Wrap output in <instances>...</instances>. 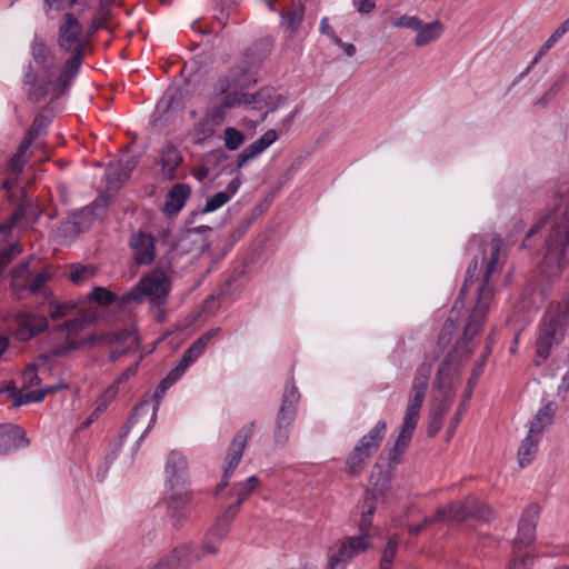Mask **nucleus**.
<instances>
[{"label": "nucleus", "mask_w": 569, "mask_h": 569, "mask_svg": "<svg viewBox=\"0 0 569 569\" xmlns=\"http://www.w3.org/2000/svg\"><path fill=\"white\" fill-rule=\"evenodd\" d=\"M545 227H548V232L545 237V254L540 268L547 277H555L563 270L566 253L569 249L568 184H561L558 188L553 197V208L530 227L521 246L530 248V238Z\"/></svg>", "instance_id": "nucleus-1"}, {"label": "nucleus", "mask_w": 569, "mask_h": 569, "mask_svg": "<svg viewBox=\"0 0 569 569\" xmlns=\"http://www.w3.org/2000/svg\"><path fill=\"white\" fill-rule=\"evenodd\" d=\"M502 244L503 240L497 234L473 237L469 241V249L477 246L481 251V266L483 268V272L478 286L477 302L469 313L468 320L463 327V341H470L482 330L489 305L493 299L491 280L495 276L500 273L506 261L505 256L501 253Z\"/></svg>", "instance_id": "nucleus-2"}, {"label": "nucleus", "mask_w": 569, "mask_h": 569, "mask_svg": "<svg viewBox=\"0 0 569 569\" xmlns=\"http://www.w3.org/2000/svg\"><path fill=\"white\" fill-rule=\"evenodd\" d=\"M87 42L79 19L71 12L64 13L59 26L57 43L62 51L70 53V57L62 64L56 79L54 90L57 96H62L69 90L82 64Z\"/></svg>", "instance_id": "nucleus-3"}, {"label": "nucleus", "mask_w": 569, "mask_h": 569, "mask_svg": "<svg viewBox=\"0 0 569 569\" xmlns=\"http://www.w3.org/2000/svg\"><path fill=\"white\" fill-rule=\"evenodd\" d=\"M569 330V291L561 300L551 301L540 320L536 337L535 365L541 366Z\"/></svg>", "instance_id": "nucleus-4"}, {"label": "nucleus", "mask_w": 569, "mask_h": 569, "mask_svg": "<svg viewBox=\"0 0 569 569\" xmlns=\"http://www.w3.org/2000/svg\"><path fill=\"white\" fill-rule=\"evenodd\" d=\"M455 399V391L449 380V361L445 359L437 372L433 386V397L430 403L429 423L427 433L435 437L442 428L443 418L450 410Z\"/></svg>", "instance_id": "nucleus-5"}, {"label": "nucleus", "mask_w": 569, "mask_h": 569, "mask_svg": "<svg viewBox=\"0 0 569 569\" xmlns=\"http://www.w3.org/2000/svg\"><path fill=\"white\" fill-rule=\"evenodd\" d=\"M258 67L259 59L256 57L254 49L250 48L224 76L219 78L214 84V92L226 94L231 91H244L257 83Z\"/></svg>", "instance_id": "nucleus-6"}, {"label": "nucleus", "mask_w": 569, "mask_h": 569, "mask_svg": "<svg viewBox=\"0 0 569 569\" xmlns=\"http://www.w3.org/2000/svg\"><path fill=\"white\" fill-rule=\"evenodd\" d=\"M170 292V281L164 272H153L126 292L119 299V307L126 308L131 303H141L148 298L152 305L164 306Z\"/></svg>", "instance_id": "nucleus-7"}, {"label": "nucleus", "mask_w": 569, "mask_h": 569, "mask_svg": "<svg viewBox=\"0 0 569 569\" xmlns=\"http://www.w3.org/2000/svg\"><path fill=\"white\" fill-rule=\"evenodd\" d=\"M386 430L387 422L380 420L358 441L346 459L345 471L349 476H358L363 471L371 455L379 449L386 436Z\"/></svg>", "instance_id": "nucleus-8"}, {"label": "nucleus", "mask_w": 569, "mask_h": 569, "mask_svg": "<svg viewBox=\"0 0 569 569\" xmlns=\"http://www.w3.org/2000/svg\"><path fill=\"white\" fill-rule=\"evenodd\" d=\"M49 280H51V274L47 269L33 274L29 261H23L11 270V287L19 299L24 298L27 293L51 295L47 287Z\"/></svg>", "instance_id": "nucleus-9"}, {"label": "nucleus", "mask_w": 569, "mask_h": 569, "mask_svg": "<svg viewBox=\"0 0 569 569\" xmlns=\"http://www.w3.org/2000/svg\"><path fill=\"white\" fill-rule=\"evenodd\" d=\"M300 400V393L293 380L286 385L282 396V402L277 416L274 441L277 445L284 446L289 439V430L296 418V406Z\"/></svg>", "instance_id": "nucleus-10"}, {"label": "nucleus", "mask_w": 569, "mask_h": 569, "mask_svg": "<svg viewBox=\"0 0 569 569\" xmlns=\"http://www.w3.org/2000/svg\"><path fill=\"white\" fill-rule=\"evenodd\" d=\"M237 515L238 512H236L234 508H229L228 506L223 508L203 537L201 543L202 555L213 556L219 552L220 546L227 539Z\"/></svg>", "instance_id": "nucleus-11"}, {"label": "nucleus", "mask_w": 569, "mask_h": 569, "mask_svg": "<svg viewBox=\"0 0 569 569\" xmlns=\"http://www.w3.org/2000/svg\"><path fill=\"white\" fill-rule=\"evenodd\" d=\"M253 429L254 422L252 421L249 425H246L243 428H241L233 437L226 457L227 466L223 470L222 479L216 489L217 493L221 492L228 486V480L237 469L242 458L247 442L253 435Z\"/></svg>", "instance_id": "nucleus-12"}, {"label": "nucleus", "mask_w": 569, "mask_h": 569, "mask_svg": "<svg viewBox=\"0 0 569 569\" xmlns=\"http://www.w3.org/2000/svg\"><path fill=\"white\" fill-rule=\"evenodd\" d=\"M180 486H170L167 497L168 517L174 528H182L189 519L188 506L193 501V493Z\"/></svg>", "instance_id": "nucleus-13"}, {"label": "nucleus", "mask_w": 569, "mask_h": 569, "mask_svg": "<svg viewBox=\"0 0 569 569\" xmlns=\"http://www.w3.org/2000/svg\"><path fill=\"white\" fill-rule=\"evenodd\" d=\"M431 373V365L422 363L417 371L413 379L412 387L410 390L408 407L406 410L407 417H411L419 420V412L423 405L426 391Z\"/></svg>", "instance_id": "nucleus-14"}, {"label": "nucleus", "mask_w": 569, "mask_h": 569, "mask_svg": "<svg viewBox=\"0 0 569 569\" xmlns=\"http://www.w3.org/2000/svg\"><path fill=\"white\" fill-rule=\"evenodd\" d=\"M540 508L538 505H529L520 520L518 527V536L515 540V553L521 552V548L533 542L536 537V526L539 517Z\"/></svg>", "instance_id": "nucleus-15"}, {"label": "nucleus", "mask_w": 569, "mask_h": 569, "mask_svg": "<svg viewBox=\"0 0 569 569\" xmlns=\"http://www.w3.org/2000/svg\"><path fill=\"white\" fill-rule=\"evenodd\" d=\"M129 247L137 264L148 266L154 261L156 239L152 234L141 230L133 232L129 238Z\"/></svg>", "instance_id": "nucleus-16"}, {"label": "nucleus", "mask_w": 569, "mask_h": 569, "mask_svg": "<svg viewBox=\"0 0 569 569\" xmlns=\"http://www.w3.org/2000/svg\"><path fill=\"white\" fill-rule=\"evenodd\" d=\"M138 163V157L130 154H123L119 160L110 162L106 170V180L109 188L118 190L130 178Z\"/></svg>", "instance_id": "nucleus-17"}, {"label": "nucleus", "mask_w": 569, "mask_h": 569, "mask_svg": "<svg viewBox=\"0 0 569 569\" xmlns=\"http://www.w3.org/2000/svg\"><path fill=\"white\" fill-rule=\"evenodd\" d=\"M121 337H123V333H113V332H106L101 335H90L86 337L82 340L73 341L70 343H63L61 346H58L53 348L49 353L41 355L40 358L44 360H49L54 357H62L68 355L69 352L83 348L86 346H96V345H106L109 342V340H119Z\"/></svg>", "instance_id": "nucleus-18"}, {"label": "nucleus", "mask_w": 569, "mask_h": 569, "mask_svg": "<svg viewBox=\"0 0 569 569\" xmlns=\"http://www.w3.org/2000/svg\"><path fill=\"white\" fill-rule=\"evenodd\" d=\"M207 555H202V549L194 551L190 545L183 543L160 560L166 569H189L194 561H200Z\"/></svg>", "instance_id": "nucleus-19"}, {"label": "nucleus", "mask_w": 569, "mask_h": 569, "mask_svg": "<svg viewBox=\"0 0 569 569\" xmlns=\"http://www.w3.org/2000/svg\"><path fill=\"white\" fill-rule=\"evenodd\" d=\"M30 443L26 430L14 423L0 425V455H8Z\"/></svg>", "instance_id": "nucleus-20"}, {"label": "nucleus", "mask_w": 569, "mask_h": 569, "mask_svg": "<svg viewBox=\"0 0 569 569\" xmlns=\"http://www.w3.org/2000/svg\"><path fill=\"white\" fill-rule=\"evenodd\" d=\"M478 269H479V259L478 257H473L471 262L469 263L466 272L465 282L459 291V295L450 310V315L443 325L445 330H453L456 325L455 321L459 316V310L463 307V299L467 296L470 286L473 284L475 280L478 279Z\"/></svg>", "instance_id": "nucleus-21"}, {"label": "nucleus", "mask_w": 569, "mask_h": 569, "mask_svg": "<svg viewBox=\"0 0 569 569\" xmlns=\"http://www.w3.org/2000/svg\"><path fill=\"white\" fill-rule=\"evenodd\" d=\"M113 333H123L119 340H109L107 346L110 347L109 359L116 362L119 358L129 352H136L140 347L138 333L133 327L113 331Z\"/></svg>", "instance_id": "nucleus-22"}, {"label": "nucleus", "mask_w": 569, "mask_h": 569, "mask_svg": "<svg viewBox=\"0 0 569 569\" xmlns=\"http://www.w3.org/2000/svg\"><path fill=\"white\" fill-rule=\"evenodd\" d=\"M17 321V338L21 341H28L48 328L47 317L32 312L19 313Z\"/></svg>", "instance_id": "nucleus-23"}, {"label": "nucleus", "mask_w": 569, "mask_h": 569, "mask_svg": "<svg viewBox=\"0 0 569 569\" xmlns=\"http://www.w3.org/2000/svg\"><path fill=\"white\" fill-rule=\"evenodd\" d=\"M183 158L180 151L171 143L166 144L160 152L161 176L166 180L179 179L182 173L180 167Z\"/></svg>", "instance_id": "nucleus-24"}, {"label": "nucleus", "mask_w": 569, "mask_h": 569, "mask_svg": "<svg viewBox=\"0 0 569 569\" xmlns=\"http://www.w3.org/2000/svg\"><path fill=\"white\" fill-rule=\"evenodd\" d=\"M31 53L34 62L39 66L47 78H51L52 71L58 64V59L39 36L33 38Z\"/></svg>", "instance_id": "nucleus-25"}, {"label": "nucleus", "mask_w": 569, "mask_h": 569, "mask_svg": "<svg viewBox=\"0 0 569 569\" xmlns=\"http://www.w3.org/2000/svg\"><path fill=\"white\" fill-rule=\"evenodd\" d=\"M417 423L418 419L405 416L396 442L393 447L389 450L388 459L390 463H399L401 455L405 452L406 448L411 441Z\"/></svg>", "instance_id": "nucleus-26"}, {"label": "nucleus", "mask_w": 569, "mask_h": 569, "mask_svg": "<svg viewBox=\"0 0 569 569\" xmlns=\"http://www.w3.org/2000/svg\"><path fill=\"white\" fill-rule=\"evenodd\" d=\"M239 100V107H251L253 109H262L272 102L274 89L264 87L254 93H247L244 91H233Z\"/></svg>", "instance_id": "nucleus-27"}, {"label": "nucleus", "mask_w": 569, "mask_h": 569, "mask_svg": "<svg viewBox=\"0 0 569 569\" xmlns=\"http://www.w3.org/2000/svg\"><path fill=\"white\" fill-rule=\"evenodd\" d=\"M191 188L184 183H177L169 191L163 204V211L168 214H177L190 197Z\"/></svg>", "instance_id": "nucleus-28"}, {"label": "nucleus", "mask_w": 569, "mask_h": 569, "mask_svg": "<svg viewBox=\"0 0 569 569\" xmlns=\"http://www.w3.org/2000/svg\"><path fill=\"white\" fill-rule=\"evenodd\" d=\"M186 459L178 452L172 451L167 460V475L170 486H180L186 483Z\"/></svg>", "instance_id": "nucleus-29"}, {"label": "nucleus", "mask_w": 569, "mask_h": 569, "mask_svg": "<svg viewBox=\"0 0 569 569\" xmlns=\"http://www.w3.org/2000/svg\"><path fill=\"white\" fill-rule=\"evenodd\" d=\"M260 480L256 476L249 477L244 482L236 485L229 492L230 497H234V501L228 505L229 508H234L239 513L240 507L246 501L252 491L259 486Z\"/></svg>", "instance_id": "nucleus-30"}, {"label": "nucleus", "mask_w": 569, "mask_h": 569, "mask_svg": "<svg viewBox=\"0 0 569 569\" xmlns=\"http://www.w3.org/2000/svg\"><path fill=\"white\" fill-rule=\"evenodd\" d=\"M477 503V498L467 497L463 500H457L448 503L446 507H439L438 509L446 510V520L449 521H463L469 518V506Z\"/></svg>", "instance_id": "nucleus-31"}, {"label": "nucleus", "mask_w": 569, "mask_h": 569, "mask_svg": "<svg viewBox=\"0 0 569 569\" xmlns=\"http://www.w3.org/2000/svg\"><path fill=\"white\" fill-rule=\"evenodd\" d=\"M558 409V406L553 401L547 402L535 416L530 423L529 430L532 433H538L542 436L545 428L552 423L555 413Z\"/></svg>", "instance_id": "nucleus-32"}, {"label": "nucleus", "mask_w": 569, "mask_h": 569, "mask_svg": "<svg viewBox=\"0 0 569 569\" xmlns=\"http://www.w3.org/2000/svg\"><path fill=\"white\" fill-rule=\"evenodd\" d=\"M370 481L372 485L371 497L369 499H377V496H383L390 488L391 471L382 470L379 463L373 466Z\"/></svg>", "instance_id": "nucleus-33"}, {"label": "nucleus", "mask_w": 569, "mask_h": 569, "mask_svg": "<svg viewBox=\"0 0 569 569\" xmlns=\"http://www.w3.org/2000/svg\"><path fill=\"white\" fill-rule=\"evenodd\" d=\"M540 439V435L532 433L530 430L528 431L527 437L522 440L518 450V462L520 467H526L531 463L538 451Z\"/></svg>", "instance_id": "nucleus-34"}, {"label": "nucleus", "mask_w": 569, "mask_h": 569, "mask_svg": "<svg viewBox=\"0 0 569 569\" xmlns=\"http://www.w3.org/2000/svg\"><path fill=\"white\" fill-rule=\"evenodd\" d=\"M417 31L418 33L415 39V44L417 47H423L440 38L443 32V26L440 21H433L430 23L421 22V27L418 28Z\"/></svg>", "instance_id": "nucleus-35"}, {"label": "nucleus", "mask_w": 569, "mask_h": 569, "mask_svg": "<svg viewBox=\"0 0 569 569\" xmlns=\"http://www.w3.org/2000/svg\"><path fill=\"white\" fill-rule=\"evenodd\" d=\"M370 547L369 538L366 535L348 538L339 547L340 553L349 560L366 551Z\"/></svg>", "instance_id": "nucleus-36"}, {"label": "nucleus", "mask_w": 569, "mask_h": 569, "mask_svg": "<svg viewBox=\"0 0 569 569\" xmlns=\"http://www.w3.org/2000/svg\"><path fill=\"white\" fill-rule=\"evenodd\" d=\"M92 321V318L89 316H80L73 319L67 320L60 327L59 330L66 331V343H70L77 340V336L81 332L84 327Z\"/></svg>", "instance_id": "nucleus-37"}, {"label": "nucleus", "mask_w": 569, "mask_h": 569, "mask_svg": "<svg viewBox=\"0 0 569 569\" xmlns=\"http://www.w3.org/2000/svg\"><path fill=\"white\" fill-rule=\"evenodd\" d=\"M51 123L50 117L40 113L38 114L28 131L26 132V136L21 140L22 142H27L28 146H31L33 141L48 128V126Z\"/></svg>", "instance_id": "nucleus-38"}, {"label": "nucleus", "mask_w": 569, "mask_h": 569, "mask_svg": "<svg viewBox=\"0 0 569 569\" xmlns=\"http://www.w3.org/2000/svg\"><path fill=\"white\" fill-rule=\"evenodd\" d=\"M206 345L202 340L197 339L191 343V346L184 351L182 358L180 359L178 366L186 371L191 363H193L204 351Z\"/></svg>", "instance_id": "nucleus-39"}, {"label": "nucleus", "mask_w": 569, "mask_h": 569, "mask_svg": "<svg viewBox=\"0 0 569 569\" xmlns=\"http://www.w3.org/2000/svg\"><path fill=\"white\" fill-rule=\"evenodd\" d=\"M30 146L27 142H20L16 153L11 157L8 162V170L14 174H19L23 171V168L28 161L27 152Z\"/></svg>", "instance_id": "nucleus-40"}, {"label": "nucleus", "mask_w": 569, "mask_h": 569, "mask_svg": "<svg viewBox=\"0 0 569 569\" xmlns=\"http://www.w3.org/2000/svg\"><path fill=\"white\" fill-rule=\"evenodd\" d=\"M54 82L56 80L52 81L49 77L46 81H39L38 83L30 86L27 92L28 100L32 102H39L40 100H42L48 94L49 86H52L54 98H59L60 96H57V92L54 90Z\"/></svg>", "instance_id": "nucleus-41"}, {"label": "nucleus", "mask_w": 569, "mask_h": 569, "mask_svg": "<svg viewBox=\"0 0 569 569\" xmlns=\"http://www.w3.org/2000/svg\"><path fill=\"white\" fill-rule=\"evenodd\" d=\"M239 107V100L236 97L234 92L231 91L230 93H226L221 102L216 106L209 113V117L212 120H222L226 116L227 109L238 108Z\"/></svg>", "instance_id": "nucleus-42"}, {"label": "nucleus", "mask_w": 569, "mask_h": 569, "mask_svg": "<svg viewBox=\"0 0 569 569\" xmlns=\"http://www.w3.org/2000/svg\"><path fill=\"white\" fill-rule=\"evenodd\" d=\"M303 12H305V9H303L302 4L299 2L296 7L288 10L286 13L281 14V17H282L281 24L284 28L290 29L291 31H296L297 28L299 27L300 22L302 21Z\"/></svg>", "instance_id": "nucleus-43"}, {"label": "nucleus", "mask_w": 569, "mask_h": 569, "mask_svg": "<svg viewBox=\"0 0 569 569\" xmlns=\"http://www.w3.org/2000/svg\"><path fill=\"white\" fill-rule=\"evenodd\" d=\"M365 508H366V510L362 511V515H361V518L359 521V530H360V535H366L367 538H369V529L371 527L372 516L376 510V503H375L373 499H369V497H367L365 499Z\"/></svg>", "instance_id": "nucleus-44"}, {"label": "nucleus", "mask_w": 569, "mask_h": 569, "mask_svg": "<svg viewBox=\"0 0 569 569\" xmlns=\"http://www.w3.org/2000/svg\"><path fill=\"white\" fill-rule=\"evenodd\" d=\"M78 305L74 301L54 302L49 303V315L52 320H58L69 316L76 310Z\"/></svg>", "instance_id": "nucleus-45"}, {"label": "nucleus", "mask_w": 569, "mask_h": 569, "mask_svg": "<svg viewBox=\"0 0 569 569\" xmlns=\"http://www.w3.org/2000/svg\"><path fill=\"white\" fill-rule=\"evenodd\" d=\"M89 299L103 307L111 306L118 301L117 295L104 287H96L90 292Z\"/></svg>", "instance_id": "nucleus-46"}, {"label": "nucleus", "mask_w": 569, "mask_h": 569, "mask_svg": "<svg viewBox=\"0 0 569 569\" xmlns=\"http://www.w3.org/2000/svg\"><path fill=\"white\" fill-rule=\"evenodd\" d=\"M264 149L261 147L259 140H256L248 147H246L239 154H238V163L237 169H240L247 164L250 160L258 157L260 153H262Z\"/></svg>", "instance_id": "nucleus-47"}, {"label": "nucleus", "mask_w": 569, "mask_h": 569, "mask_svg": "<svg viewBox=\"0 0 569 569\" xmlns=\"http://www.w3.org/2000/svg\"><path fill=\"white\" fill-rule=\"evenodd\" d=\"M149 411V403L141 402L139 406L134 408L133 413L129 417L127 423L123 426L120 438H126L130 431V429L138 423L141 417H147Z\"/></svg>", "instance_id": "nucleus-48"}, {"label": "nucleus", "mask_w": 569, "mask_h": 569, "mask_svg": "<svg viewBox=\"0 0 569 569\" xmlns=\"http://www.w3.org/2000/svg\"><path fill=\"white\" fill-rule=\"evenodd\" d=\"M243 141V133L236 128L228 127L224 129V146L227 149L234 151L242 146Z\"/></svg>", "instance_id": "nucleus-49"}, {"label": "nucleus", "mask_w": 569, "mask_h": 569, "mask_svg": "<svg viewBox=\"0 0 569 569\" xmlns=\"http://www.w3.org/2000/svg\"><path fill=\"white\" fill-rule=\"evenodd\" d=\"M469 518H475L481 521H490L493 518V512L490 507L478 499L476 505L469 506Z\"/></svg>", "instance_id": "nucleus-50"}, {"label": "nucleus", "mask_w": 569, "mask_h": 569, "mask_svg": "<svg viewBox=\"0 0 569 569\" xmlns=\"http://www.w3.org/2000/svg\"><path fill=\"white\" fill-rule=\"evenodd\" d=\"M445 519H446V510L437 509L432 517H426L421 523L411 526L409 528V533L416 536L419 532H421L423 529L429 527L430 525H432L435 522L445 521Z\"/></svg>", "instance_id": "nucleus-51"}, {"label": "nucleus", "mask_w": 569, "mask_h": 569, "mask_svg": "<svg viewBox=\"0 0 569 569\" xmlns=\"http://www.w3.org/2000/svg\"><path fill=\"white\" fill-rule=\"evenodd\" d=\"M142 359V356L139 357V359L131 363L119 377L118 379L108 388L107 392H110L112 395H114L118 390V387L129 380L131 377L136 376V373L138 372V368H139V365H140V361Z\"/></svg>", "instance_id": "nucleus-52"}, {"label": "nucleus", "mask_w": 569, "mask_h": 569, "mask_svg": "<svg viewBox=\"0 0 569 569\" xmlns=\"http://www.w3.org/2000/svg\"><path fill=\"white\" fill-rule=\"evenodd\" d=\"M229 200H230L229 193L219 191L207 200L201 212L209 213V212L216 211L219 208H221L222 206H224Z\"/></svg>", "instance_id": "nucleus-53"}, {"label": "nucleus", "mask_w": 569, "mask_h": 569, "mask_svg": "<svg viewBox=\"0 0 569 569\" xmlns=\"http://www.w3.org/2000/svg\"><path fill=\"white\" fill-rule=\"evenodd\" d=\"M29 209H32L31 204L21 203L18 206L11 216L10 223L0 224V231L3 233L9 232L14 223L27 217Z\"/></svg>", "instance_id": "nucleus-54"}, {"label": "nucleus", "mask_w": 569, "mask_h": 569, "mask_svg": "<svg viewBox=\"0 0 569 569\" xmlns=\"http://www.w3.org/2000/svg\"><path fill=\"white\" fill-rule=\"evenodd\" d=\"M93 274H94L93 269H91L90 267L81 266V267L74 268L70 272L69 279L72 281V283L80 284V283L89 280Z\"/></svg>", "instance_id": "nucleus-55"}, {"label": "nucleus", "mask_w": 569, "mask_h": 569, "mask_svg": "<svg viewBox=\"0 0 569 569\" xmlns=\"http://www.w3.org/2000/svg\"><path fill=\"white\" fill-rule=\"evenodd\" d=\"M557 41L550 36V38L545 42V44L540 48V50L538 51L537 56L535 57V59L531 61L530 66L523 71L521 72L517 79L512 82V86H515L517 82H519L521 79H523L528 72L530 71V69L532 68V66H535L543 54H546V52L548 50L551 49V47L556 43Z\"/></svg>", "instance_id": "nucleus-56"}, {"label": "nucleus", "mask_w": 569, "mask_h": 569, "mask_svg": "<svg viewBox=\"0 0 569 569\" xmlns=\"http://www.w3.org/2000/svg\"><path fill=\"white\" fill-rule=\"evenodd\" d=\"M566 74L559 77L550 87V89L536 102V106L545 107L548 103V101L560 91L566 81Z\"/></svg>", "instance_id": "nucleus-57"}, {"label": "nucleus", "mask_w": 569, "mask_h": 569, "mask_svg": "<svg viewBox=\"0 0 569 569\" xmlns=\"http://www.w3.org/2000/svg\"><path fill=\"white\" fill-rule=\"evenodd\" d=\"M184 371L177 365L166 378H163L159 383V389L161 393H166V391L178 380Z\"/></svg>", "instance_id": "nucleus-58"}, {"label": "nucleus", "mask_w": 569, "mask_h": 569, "mask_svg": "<svg viewBox=\"0 0 569 569\" xmlns=\"http://www.w3.org/2000/svg\"><path fill=\"white\" fill-rule=\"evenodd\" d=\"M20 248L17 243H12L7 248L0 250V276L3 269L9 264L12 258L20 253Z\"/></svg>", "instance_id": "nucleus-59"}, {"label": "nucleus", "mask_w": 569, "mask_h": 569, "mask_svg": "<svg viewBox=\"0 0 569 569\" xmlns=\"http://www.w3.org/2000/svg\"><path fill=\"white\" fill-rule=\"evenodd\" d=\"M399 540L397 536H392L389 538L386 548L383 549L382 557L380 561L386 563H392L397 551H398Z\"/></svg>", "instance_id": "nucleus-60"}, {"label": "nucleus", "mask_w": 569, "mask_h": 569, "mask_svg": "<svg viewBox=\"0 0 569 569\" xmlns=\"http://www.w3.org/2000/svg\"><path fill=\"white\" fill-rule=\"evenodd\" d=\"M533 560L528 552L515 553V558L510 563V569H530Z\"/></svg>", "instance_id": "nucleus-61"}, {"label": "nucleus", "mask_w": 569, "mask_h": 569, "mask_svg": "<svg viewBox=\"0 0 569 569\" xmlns=\"http://www.w3.org/2000/svg\"><path fill=\"white\" fill-rule=\"evenodd\" d=\"M23 387L29 388L40 383V378L37 372V366L30 365L22 372Z\"/></svg>", "instance_id": "nucleus-62"}, {"label": "nucleus", "mask_w": 569, "mask_h": 569, "mask_svg": "<svg viewBox=\"0 0 569 569\" xmlns=\"http://www.w3.org/2000/svg\"><path fill=\"white\" fill-rule=\"evenodd\" d=\"M392 24L395 27H400V28H407V29H412V30H417L418 28L421 27V20H419L417 17H411V16H402L398 19H396Z\"/></svg>", "instance_id": "nucleus-63"}, {"label": "nucleus", "mask_w": 569, "mask_h": 569, "mask_svg": "<svg viewBox=\"0 0 569 569\" xmlns=\"http://www.w3.org/2000/svg\"><path fill=\"white\" fill-rule=\"evenodd\" d=\"M349 561L350 560L346 556H342L338 549L337 552L329 556L326 569H346Z\"/></svg>", "instance_id": "nucleus-64"}]
</instances>
